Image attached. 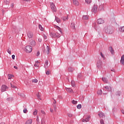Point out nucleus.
Here are the masks:
<instances>
[{
	"mask_svg": "<svg viewBox=\"0 0 124 124\" xmlns=\"http://www.w3.org/2000/svg\"><path fill=\"white\" fill-rule=\"evenodd\" d=\"M36 121L38 123H39V118H38V116H37Z\"/></svg>",
	"mask_w": 124,
	"mask_h": 124,
	"instance_id": "052dcab7",
	"label": "nucleus"
},
{
	"mask_svg": "<svg viewBox=\"0 0 124 124\" xmlns=\"http://www.w3.org/2000/svg\"><path fill=\"white\" fill-rule=\"evenodd\" d=\"M71 84L72 87H75V86H76L75 81L72 80Z\"/></svg>",
	"mask_w": 124,
	"mask_h": 124,
	"instance_id": "f704fd0d",
	"label": "nucleus"
},
{
	"mask_svg": "<svg viewBox=\"0 0 124 124\" xmlns=\"http://www.w3.org/2000/svg\"><path fill=\"white\" fill-rule=\"evenodd\" d=\"M50 35L51 37L54 38V35H55V32H51L50 33Z\"/></svg>",
	"mask_w": 124,
	"mask_h": 124,
	"instance_id": "c9c22d12",
	"label": "nucleus"
},
{
	"mask_svg": "<svg viewBox=\"0 0 124 124\" xmlns=\"http://www.w3.org/2000/svg\"><path fill=\"white\" fill-rule=\"evenodd\" d=\"M50 7L53 12H57V8L56 7V6H55V4H54V3H51Z\"/></svg>",
	"mask_w": 124,
	"mask_h": 124,
	"instance_id": "7ed1b4c3",
	"label": "nucleus"
},
{
	"mask_svg": "<svg viewBox=\"0 0 124 124\" xmlns=\"http://www.w3.org/2000/svg\"><path fill=\"white\" fill-rule=\"evenodd\" d=\"M100 55L104 60H105V57H104V55H103V54H102L101 52H100Z\"/></svg>",
	"mask_w": 124,
	"mask_h": 124,
	"instance_id": "de8ad7c7",
	"label": "nucleus"
},
{
	"mask_svg": "<svg viewBox=\"0 0 124 124\" xmlns=\"http://www.w3.org/2000/svg\"><path fill=\"white\" fill-rule=\"evenodd\" d=\"M120 31L122 32H124V26L119 28Z\"/></svg>",
	"mask_w": 124,
	"mask_h": 124,
	"instance_id": "7c9ffc66",
	"label": "nucleus"
},
{
	"mask_svg": "<svg viewBox=\"0 0 124 124\" xmlns=\"http://www.w3.org/2000/svg\"><path fill=\"white\" fill-rule=\"evenodd\" d=\"M111 71H113V72H116V71L115 70V69H112L111 70Z\"/></svg>",
	"mask_w": 124,
	"mask_h": 124,
	"instance_id": "774afa93",
	"label": "nucleus"
},
{
	"mask_svg": "<svg viewBox=\"0 0 124 124\" xmlns=\"http://www.w3.org/2000/svg\"><path fill=\"white\" fill-rule=\"evenodd\" d=\"M105 32L108 34H112L114 32V29L112 26H108L105 27Z\"/></svg>",
	"mask_w": 124,
	"mask_h": 124,
	"instance_id": "f257e3e1",
	"label": "nucleus"
},
{
	"mask_svg": "<svg viewBox=\"0 0 124 124\" xmlns=\"http://www.w3.org/2000/svg\"><path fill=\"white\" fill-rule=\"evenodd\" d=\"M97 94L99 95H101L102 94V90H100L97 91Z\"/></svg>",
	"mask_w": 124,
	"mask_h": 124,
	"instance_id": "72a5a7b5",
	"label": "nucleus"
},
{
	"mask_svg": "<svg viewBox=\"0 0 124 124\" xmlns=\"http://www.w3.org/2000/svg\"><path fill=\"white\" fill-rule=\"evenodd\" d=\"M12 58L13 60H15V55H12Z\"/></svg>",
	"mask_w": 124,
	"mask_h": 124,
	"instance_id": "5fc2aeb1",
	"label": "nucleus"
},
{
	"mask_svg": "<svg viewBox=\"0 0 124 124\" xmlns=\"http://www.w3.org/2000/svg\"><path fill=\"white\" fill-rule=\"evenodd\" d=\"M91 118V116H88L87 118H86L85 119V122L86 123H88V122H89L90 121V119Z\"/></svg>",
	"mask_w": 124,
	"mask_h": 124,
	"instance_id": "5701e85b",
	"label": "nucleus"
},
{
	"mask_svg": "<svg viewBox=\"0 0 124 124\" xmlns=\"http://www.w3.org/2000/svg\"><path fill=\"white\" fill-rule=\"evenodd\" d=\"M41 113L44 115L45 114V111H44V110H41Z\"/></svg>",
	"mask_w": 124,
	"mask_h": 124,
	"instance_id": "69168bd1",
	"label": "nucleus"
},
{
	"mask_svg": "<svg viewBox=\"0 0 124 124\" xmlns=\"http://www.w3.org/2000/svg\"><path fill=\"white\" fill-rule=\"evenodd\" d=\"M79 78V79H81V80H84L85 78H84V76H83V75L81 73H79L78 74L77 79Z\"/></svg>",
	"mask_w": 124,
	"mask_h": 124,
	"instance_id": "1a4fd4ad",
	"label": "nucleus"
},
{
	"mask_svg": "<svg viewBox=\"0 0 124 124\" xmlns=\"http://www.w3.org/2000/svg\"><path fill=\"white\" fill-rule=\"evenodd\" d=\"M98 116L100 117V118H105V115H104V113L103 112H99L98 113Z\"/></svg>",
	"mask_w": 124,
	"mask_h": 124,
	"instance_id": "2eb2a0df",
	"label": "nucleus"
},
{
	"mask_svg": "<svg viewBox=\"0 0 124 124\" xmlns=\"http://www.w3.org/2000/svg\"><path fill=\"white\" fill-rule=\"evenodd\" d=\"M72 103L73 104H77V103H78V102L77 101H75V100H73L72 101Z\"/></svg>",
	"mask_w": 124,
	"mask_h": 124,
	"instance_id": "c03bdc74",
	"label": "nucleus"
},
{
	"mask_svg": "<svg viewBox=\"0 0 124 124\" xmlns=\"http://www.w3.org/2000/svg\"><path fill=\"white\" fill-rule=\"evenodd\" d=\"M77 108L78 109H81L82 108V105L81 104H78L77 106Z\"/></svg>",
	"mask_w": 124,
	"mask_h": 124,
	"instance_id": "37998d69",
	"label": "nucleus"
},
{
	"mask_svg": "<svg viewBox=\"0 0 124 124\" xmlns=\"http://www.w3.org/2000/svg\"><path fill=\"white\" fill-rule=\"evenodd\" d=\"M50 111L51 113H53V112H54V110L53 109V108H50Z\"/></svg>",
	"mask_w": 124,
	"mask_h": 124,
	"instance_id": "e2e57ef3",
	"label": "nucleus"
},
{
	"mask_svg": "<svg viewBox=\"0 0 124 124\" xmlns=\"http://www.w3.org/2000/svg\"><path fill=\"white\" fill-rule=\"evenodd\" d=\"M26 123L28 124H32V120H28V121L26 122Z\"/></svg>",
	"mask_w": 124,
	"mask_h": 124,
	"instance_id": "ea45409f",
	"label": "nucleus"
},
{
	"mask_svg": "<svg viewBox=\"0 0 124 124\" xmlns=\"http://www.w3.org/2000/svg\"><path fill=\"white\" fill-rule=\"evenodd\" d=\"M13 77H14V75L10 74L8 75V79H11Z\"/></svg>",
	"mask_w": 124,
	"mask_h": 124,
	"instance_id": "58836bf2",
	"label": "nucleus"
},
{
	"mask_svg": "<svg viewBox=\"0 0 124 124\" xmlns=\"http://www.w3.org/2000/svg\"><path fill=\"white\" fill-rule=\"evenodd\" d=\"M55 29H57V30H58V31H60V32H61V33H62V29H61V28H60V27H59L57 25H55Z\"/></svg>",
	"mask_w": 124,
	"mask_h": 124,
	"instance_id": "a878e982",
	"label": "nucleus"
},
{
	"mask_svg": "<svg viewBox=\"0 0 124 124\" xmlns=\"http://www.w3.org/2000/svg\"><path fill=\"white\" fill-rule=\"evenodd\" d=\"M31 81L32 82V83H37V82H38V80H37V79L36 78H35L34 79H32Z\"/></svg>",
	"mask_w": 124,
	"mask_h": 124,
	"instance_id": "4c0bfd02",
	"label": "nucleus"
},
{
	"mask_svg": "<svg viewBox=\"0 0 124 124\" xmlns=\"http://www.w3.org/2000/svg\"><path fill=\"white\" fill-rule=\"evenodd\" d=\"M46 75H50V70H47L46 72Z\"/></svg>",
	"mask_w": 124,
	"mask_h": 124,
	"instance_id": "49530a36",
	"label": "nucleus"
},
{
	"mask_svg": "<svg viewBox=\"0 0 124 124\" xmlns=\"http://www.w3.org/2000/svg\"><path fill=\"white\" fill-rule=\"evenodd\" d=\"M83 20H88L89 19V17L88 16H83L82 17Z\"/></svg>",
	"mask_w": 124,
	"mask_h": 124,
	"instance_id": "c756f323",
	"label": "nucleus"
},
{
	"mask_svg": "<svg viewBox=\"0 0 124 124\" xmlns=\"http://www.w3.org/2000/svg\"><path fill=\"white\" fill-rule=\"evenodd\" d=\"M68 69L69 72H72L73 71H74V68H73L72 67H69Z\"/></svg>",
	"mask_w": 124,
	"mask_h": 124,
	"instance_id": "cd10ccee",
	"label": "nucleus"
},
{
	"mask_svg": "<svg viewBox=\"0 0 124 124\" xmlns=\"http://www.w3.org/2000/svg\"><path fill=\"white\" fill-rule=\"evenodd\" d=\"M65 90L68 93H74L73 90L70 88H66Z\"/></svg>",
	"mask_w": 124,
	"mask_h": 124,
	"instance_id": "9b49d317",
	"label": "nucleus"
},
{
	"mask_svg": "<svg viewBox=\"0 0 124 124\" xmlns=\"http://www.w3.org/2000/svg\"><path fill=\"white\" fill-rule=\"evenodd\" d=\"M71 28L72 30H75V24L74 23H72L71 24Z\"/></svg>",
	"mask_w": 124,
	"mask_h": 124,
	"instance_id": "aec40b11",
	"label": "nucleus"
},
{
	"mask_svg": "<svg viewBox=\"0 0 124 124\" xmlns=\"http://www.w3.org/2000/svg\"><path fill=\"white\" fill-rule=\"evenodd\" d=\"M116 95H117V96H120V95H121V94H122V92H121V91H117L116 93H115Z\"/></svg>",
	"mask_w": 124,
	"mask_h": 124,
	"instance_id": "bb28decb",
	"label": "nucleus"
},
{
	"mask_svg": "<svg viewBox=\"0 0 124 124\" xmlns=\"http://www.w3.org/2000/svg\"><path fill=\"white\" fill-rule=\"evenodd\" d=\"M27 36L29 38H32V37L33 36V33H32V32L29 31L27 33Z\"/></svg>",
	"mask_w": 124,
	"mask_h": 124,
	"instance_id": "9d476101",
	"label": "nucleus"
},
{
	"mask_svg": "<svg viewBox=\"0 0 124 124\" xmlns=\"http://www.w3.org/2000/svg\"><path fill=\"white\" fill-rule=\"evenodd\" d=\"M99 11H104V5L102 4L99 6Z\"/></svg>",
	"mask_w": 124,
	"mask_h": 124,
	"instance_id": "f8f14e48",
	"label": "nucleus"
},
{
	"mask_svg": "<svg viewBox=\"0 0 124 124\" xmlns=\"http://www.w3.org/2000/svg\"><path fill=\"white\" fill-rule=\"evenodd\" d=\"M7 89V86H6V85H2L1 88V92H2V93H3V92H5Z\"/></svg>",
	"mask_w": 124,
	"mask_h": 124,
	"instance_id": "6e6552de",
	"label": "nucleus"
},
{
	"mask_svg": "<svg viewBox=\"0 0 124 124\" xmlns=\"http://www.w3.org/2000/svg\"><path fill=\"white\" fill-rule=\"evenodd\" d=\"M108 50L110 52V53H111V54L113 55V53L114 52V50L113 49V47L112 46H109Z\"/></svg>",
	"mask_w": 124,
	"mask_h": 124,
	"instance_id": "dca6fc26",
	"label": "nucleus"
},
{
	"mask_svg": "<svg viewBox=\"0 0 124 124\" xmlns=\"http://www.w3.org/2000/svg\"><path fill=\"white\" fill-rule=\"evenodd\" d=\"M56 103H57V101H56V100L54 99L53 104H56Z\"/></svg>",
	"mask_w": 124,
	"mask_h": 124,
	"instance_id": "338daca9",
	"label": "nucleus"
},
{
	"mask_svg": "<svg viewBox=\"0 0 124 124\" xmlns=\"http://www.w3.org/2000/svg\"><path fill=\"white\" fill-rule=\"evenodd\" d=\"M34 116H36L37 115V109H35L34 111L33 112Z\"/></svg>",
	"mask_w": 124,
	"mask_h": 124,
	"instance_id": "79ce46f5",
	"label": "nucleus"
},
{
	"mask_svg": "<svg viewBox=\"0 0 124 124\" xmlns=\"http://www.w3.org/2000/svg\"><path fill=\"white\" fill-rule=\"evenodd\" d=\"M66 20H68V16L63 17V21H66Z\"/></svg>",
	"mask_w": 124,
	"mask_h": 124,
	"instance_id": "a19ab883",
	"label": "nucleus"
},
{
	"mask_svg": "<svg viewBox=\"0 0 124 124\" xmlns=\"http://www.w3.org/2000/svg\"><path fill=\"white\" fill-rule=\"evenodd\" d=\"M28 112V109H27V108H25L23 109V113H24L25 114H26V113H27Z\"/></svg>",
	"mask_w": 124,
	"mask_h": 124,
	"instance_id": "09e8293b",
	"label": "nucleus"
},
{
	"mask_svg": "<svg viewBox=\"0 0 124 124\" xmlns=\"http://www.w3.org/2000/svg\"><path fill=\"white\" fill-rule=\"evenodd\" d=\"M53 106L54 109H56L57 108V106L56 105V104H54Z\"/></svg>",
	"mask_w": 124,
	"mask_h": 124,
	"instance_id": "bf43d9fd",
	"label": "nucleus"
},
{
	"mask_svg": "<svg viewBox=\"0 0 124 124\" xmlns=\"http://www.w3.org/2000/svg\"><path fill=\"white\" fill-rule=\"evenodd\" d=\"M120 62H121V63H122V64L124 65V55H123L121 57V61H120Z\"/></svg>",
	"mask_w": 124,
	"mask_h": 124,
	"instance_id": "4468645a",
	"label": "nucleus"
},
{
	"mask_svg": "<svg viewBox=\"0 0 124 124\" xmlns=\"http://www.w3.org/2000/svg\"><path fill=\"white\" fill-rule=\"evenodd\" d=\"M7 52H8V53L9 54H11V51L9 50V49H8Z\"/></svg>",
	"mask_w": 124,
	"mask_h": 124,
	"instance_id": "680f3d73",
	"label": "nucleus"
},
{
	"mask_svg": "<svg viewBox=\"0 0 124 124\" xmlns=\"http://www.w3.org/2000/svg\"><path fill=\"white\" fill-rule=\"evenodd\" d=\"M40 54V52H39V51H38L37 53V57H38V56H39Z\"/></svg>",
	"mask_w": 124,
	"mask_h": 124,
	"instance_id": "0e129e2a",
	"label": "nucleus"
},
{
	"mask_svg": "<svg viewBox=\"0 0 124 124\" xmlns=\"http://www.w3.org/2000/svg\"><path fill=\"white\" fill-rule=\"evenodd\" d=\"M9 0H4V3L6 4V5H9Z\"/></svg>",
	"mask_w": 124,
	"mask_h": 124,
	"instance_id": "393cba45",
	"label": "nucleus"
},
{
	"mask_svg": "<svg viewBox=\"0 0 124 124\" xmlns=\"http://www.w3.org/2000/svg\"><path fill=\"white\" fill-rule=\"evenodd\" d=\"M18 94L20 96H21V97H24L25 96V94L23 93H18Z\"/></svg>",
	"mask_w": 124,
	"mask_h": 124,
	"instance_id": "e433bc0d",
	"label": "nucleus"
},
{
	"mask_svg": "<svg viewBox=\"0 0 124 124\" xmlns=\"http://www.w3.org/2000/svg\"><path fill=\"white\" fill-rule=\"evenodd\" d=\"M97 5L96 4H94L92 9V12H93V13H96V12H97Z\"/></svg>",
	"mask_w": 124,
	"mask_h": 124,
	"instance_id": "20e7f679",
	"label": "nucleus"
},
{
	"mask_svg": "<svg viewBox=\"0 0 124 124\" xmlns=\"http://www.w3.org/2000/svg\"><path fill=\"white\" fill-rule=\"evenodd\" d=\"M68 117H69V118H71V117H72V114H71V113H68Z\"/></svg>",
	"mask_w": 124,
	"mask_h": 124,
	"instance_id": "3c124183",
	"label": "nucleus"
},
{
	"mask_svg": "<svg viewBox=\"0 0 124 124\" xmlns=\"http://www.w3.org/2000/svg\"><path fill=\"white\" fill-rule=\"evenodd\" d=\"M37 97H38V98L39 99H40V100H41V99L40 98V95H39V92L38 93V94H37Z\"/></svg>",
	"mask_w": 124,
	"mask_h": 124,
	"instance_id": "603ef678",
	"label": "nucleus"
},
{
	"mask_svg": "<svg viewBox=\"0 0 124 124\" xmlns=\"http://www.w3.org/2000/svg\"><path fill=\"white\" fill-rule=\"evenodd\" d=\"M46 53L47 55L50 54V48H49V46H46Z\"/></svg>",
	"mask_w": 124,
	"mask_h": 124,
	"instance_id": "b1692460",
	"label": "nucleus"
},
{
	"mask_svg": "<svg viewBox=\"0 0 124 124\" xmlns=\"http://www.w3.org/2000/svg\"><path fill=\"white\" fill-rule=\"evenodd\" d=\"M92 26L95 29V30H96V23H95V22L93 23Z\"/></svg>",
	"mask_w": 124,
	"mask_h": 124,
	"instance_id": "473e14b6",
	"label": "nucleus"
},
{
	"mask_svg": "<svg viewBox=\"0 0 124 124\" xmlns=\"http://www.w3.org/2000/svg\"><path fill=\"white\" fill-rule=\"evenodd\" d=\"M39 29H40V31H44V28L43 27H42V26H41V25H39Z\"/></svg>",
	"mask_w": 124,
	"mask_h": 124,
	"instance_id": "2f4dec72",
	"label": "nucleus"
},
{
	"mask_svg": "<svg viewBox=\"0 0 124 124\" xmlns=\"http://www.w3.org/2000/svg\"><path fill=\"white\" fill-rule=\"evenodd\" d=\"M97 67L99 69L102 67V62L99 61L97 62Z\"/></svg>",
	"mask_w": 124,
	"mask_h": 124,
	"instance_id": "39448f33",
	"label": "nucleus"
},
{
	"mask_svg": "<svg viewBox=\"0 0 124 124\" xmlns=\"http://www.w3.org/2000/svg\"><path fill=\"white\" fill-rule=\"evenodd\" d=\"M73 2L76 6H78V5H79V2L77 0H73Z\"/></svg>",
	"mask_w": 124,
	"mask_h": 124,
	"instance_id": "ddd939ff",
	"label": "nucleus"
},
{
	"mask_svg": "<svg viewBox=\"0 0 124 124\" xmlns=\"http://www.w3.org/2000/svg\"><path fill=\"white\" fill-rule=\"evenodd\" d=\"M61 35L59 33H54V38H55L56 37H60Z\"/></svg>",
	"mask_w": 124,
	"mask_h": 124,
	"instance_id": "412c9836",
	"label": "nucleus"
},
{
	"mask_svg": "<svg viewBox=\"0 0 124 124\" xmlns=\"http://www.w3.org/2000/svg\"><path fill=\"white\" fill-rule=\"evenodd\" d=\"M30 45L32 46H35V41L32 40L31 42H30Z\"/></svg>",
	"mask_w": 124,
	"mask_h": 124,
	"instance_id": "6ab92c4d",
	"label": "nucleus"
},
{
	"mask_svg": "<svg viewBox=\"0 0 124 124\" xmlns=\"http://www.w3.org/2000/svg\"><path fill=\"white\" fill-rule=\"evenodd\" d=\"M45 123V121L43 120V118H42L41 124H44Z\"/></svg>",
	"mask_w": 124,
	"mask_h": 124,
	"instance_id": "8fccbe9b",
	"label": "nucleus"
},
{
	"mask_svg": "<svg viewBox=\"0 0 124 124\" xmlns=\"http://www.w3.org/2000/svg\"><path fill=\"white\" fill-rule=\"evenodd\" d=\"M97 24H99V25H100L101 24L104 23V20L102 19V18H99L96 21Z\"/></svg>",
	"mask_w": 124,
	"mask_h": 124,
	"instance_id": "423d86ee",
	"label": "nucleus"
},
{
	"mask_svg": "<svg viewBox=\"0 0 124 124\" xmlns=\"http://www.w3.org/2000/svg\"><path fill=\"white\" fill-rule=\"evenodd\" d=\"M32 51V47L30 46H27L25 47V51L26 53H31Z\"/></svg>",
	"mask_w": 124,
	"mask_h": 124,
	"instance_id": "f03ea898",
	"label": "nucleus"
},
{
	"mask_svg": "<svg viewBox=\"0 0 124 124\" xmlns=\"http://www.w3.org/2000/svg\"><path fill=\"white\" fill-rule=\"evenodd\" d=\"M44 37L45 39H47V36H46V35H45V34H44Z\"/></svg>",
	"mask_w": 124,
	"mask_h": 124,
	"instance_id": "4d7b16f0",
	"label": "nucleus"
},
{
	"mask_svg": "<svg viewBox=\"0 0 124 124\" xmlns=\"http://www.w3.org/2000/svg\"><path fill=\"white\" fill-rule=\"evenodd\" d=\"M7 101H13V98L12 97H8L6 99Z\"/></svg>",
	"mask_w": 124,
	"mask_h": 124,
	"instance_id": "c85d7f7f",
	"label": "nucleus"
},
{
	"mask_svg": "<svg viewBox=\"0 0 124 124\" xmlns=\"http://www.w3.org/2000/svg\"><path fill=\"white\" fill-rule=\"evenodd\" d=\"M85 1L88 4H90V3L92 2V1L91 0H85Z\"/></svg>",
	"mask_w": 124,
	"mask_h": 124,
	"instance_id": "a18cd8bd",
	"label": "nucleus"
},
{
	"mask_svg": "<svg viewBox=\"0 0 124 124\" xmlns=\"http://www.w3.org/2000/svg\"><path fill=\"white\" fill-rule=\"evenodd\" d=\"M11 88H13V89H16V88H17L16 86L14 85V82H11Z\"/></svg>",
	"mask_w": 124,
	"mask_h": 124,
	"instance_id": "4be33fe9",
	"label": "nucleus"
},
{
	"mask_svg": "<svg viewBox=\"0 0 124 124\" xmlns=\"http://www.w3.org/2000/svg\"><path fill=\"white\" fill-rule=\"evenodd\" d=\"M34 66H35V67H39L38 64H37V63H35V64H34Z\"/></svg>",
	"mask_w": 124,
	"mask_h": 124,
	"instance_id": "864d4df0",
	"label": "nucleus"
},
{
	"mask_svg": "<svg viewBox=\"0 0 124 124\" xmlns=\"http://www.w3.org/2000/svg\"><path fill=\"white\" fill-rule=\"evenodd\" d=\"M105 89L108 92H112V87L110 86H106Z\"/></svg>",
	"mask_w": 124,
	"mask_h": 124,
	"instance_id": "0eeeda50",
	"label": "nucleus"
},
{
	"mask_svg": "<svg viewBox=\"0 0 124 124\" xmlns=\"http://www.w3.org/2000/svg\"><path fill=\"white\" fill-rule=\"evenodd\" d=\"M55 20L56 21L57 23H58V24L61 23V19L59 18V17H57V16H55Z\"/></svg>",
	"mask_w": 124,
	"mask_h": 124,
	"instance_id": "a211bd4d",
	"label": "nucleus"
},
{
	"mask_svg": "<svg viewBox=\"0 0 124 124\" xmlns=\"http://www.w3.org/2000/svg\"><path fill=\"white\" fill-rule=\"evenodd\" d=\"M38 40L39 42H41V41H42V39L39 38L38 39Z\"/></svg>",
	"mask_w": 124,
	"mask_h": 124,
	"instance_id": "6e6d98bb",
	"label": "nucleus"
},
{
	"mask_svg": "<svg viewBox=\"0 0 124 124\" xmlns=\"http://www.w3.org/2000/svg\"><path fill=\"white\" fill-rule=\"evenodd\" d=\"M48 60H46L45 62V64H46V65H48Z\"/></svg>",
	"mask_w": 124,
	"mask_h": 124,
	"instance_id": "13d9d810",
	"label": "nucleus"
},
{
	"mask_svg": "<svg viewBox=\"0 0 124 124\" xmlns=\"http://www.w3.org/2000/svg\"><path fill=\"white\" fill-rule=\"evenodd\" d=\"M102 81L106 83V84L108 83V79L106 78H102Z\"/></svg>",
	"mask_w": 124,
	"mask_h": 124,
	"instance_id": "f3484780",
	"label": "nucleus"
}]
</instances>
